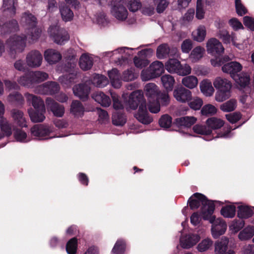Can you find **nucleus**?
I'll return each instance as SVG.
<instances>
[{"label": "nucleus", "instance_id": "obj_1", "mask_svg": "<svg viewBox=\"0 0 254 254\" xmlns=\"http://www.w3.org/2000/svg\"><path fill=\"white\" fill-rule=\"evenodd\" d=\"M126 106L127 111L135 110L139 106L137 113L134 115V117L142 124L148 125L152 122V118L149 116L146 101L142 90H137L131 92Z\"/></svg>", "mask_w": 254, "mask_h": 254}, {"label": "nucleus", "instance_id": "obj_2", "mask_svg": "<svg viewBox=\"0 0 254 254\" xmlns=\"http://www.w3.org/2000/svg\"><path fill=\"white\" fill-rule=\"evenodd\" d=\"M28 30L27 37L24 35H14L10 37L6 42V47L9 56L15 58L17 54L22 52L26 46V39H30L31 42H34L39 38L41 30L34 26Z\"/></svg>", "mask_w": 254, "mask_h": 254}, {"label": "nucleus", "instance_id": "obj_3", "mask_svg": "<svg viewBox=\"0 0 254 254\" xmlns=\"http://www.w3.org/2000/svg\"><path fill=\"white\" fill-rule=\"evenodd\" d=\"M214 202L222 205L223 203L220 201L209 200L203 194L194 193L188 200V203L191 209H197L201 204V217L203 219H207L212 215L215 209Z\"/></svg>", "mask_w": 254, "mask_h": 254}, {"label": "nucleus", "instance_id": "obj_4", "mask_svg": "<svg viewBox=\"0 0 254 254\" xmlns=\"http://www.w3.org/2000/svg\"><path fill=\"white\" fill-rule=\"evenodd\" d=\"M166 69L171 73H176L180 76L190 74L191 68L188 64H182L180 62L176 59H170L165 63Z\"/></svg>", "mask_w": 254, "mask_h": 254}, {"label": "nucleus", "instance_id": "obj_5", "mask_svg": "<svg viewBox=\"0 0 254 254\" xmlns=\"http://www.w3.org/2000/svg\"><path fill=\"white\" fill-rule=\"evenodd\" d=\"M164 71V64L161 62H153L146 69L142 70L141 78L142 81H148L160 76Z\"/></svg>", "mask_w": 254, "mask_h": 254}, {"label": "nucleus", "instance_id": "obj_6", "mask_svg": "<svg viewBox=\"0 0 254 254\" xmlns=\"http://www.w3.org/2000/svg\"><path fill=\"white\" fill-rule=\"evenodd\" d=\"M207 220L212 224L211 233L214 238H218L225 232L227 225L222 218H216L215 216L211 215Z\"/></svg>", "mask_w": 254, "mask_h": 254}, {"label": "nucleus", "instance_id": "obj_7", "mask_svg": "<svg viewBox=\"0 0 254 254\" xmlns=\"http://www.w3.org/2000/svg\"><path fill=\"white\" fill-rule=\"evenodd\" d=\"M53 132L52 127L44 125H35L31 129V134L39 139H47L55 137V135L51 136Z\"/></svg>", "mask_w": 254, "mask_h": 254}, {"label": "nucleus", "instance_id": "obj_8", "mask_svg": "<svg viewBox=\"0 0 254 254\" xmlns=\"http://www.w3.org/2000/svg\"><path fill=\"white\" fill-rule=\"evenodd\" d=\"M49 33L55 42L60 45L64 44L69 38L66 31L58 26L50 27Z\"/></svg>", "mask_w": 254, "mask_h": 254}, {"label": "nucleus", "instance_id": "obj_9", "mask_svg": "<svg viewBox=\"0 0 254 254\" xmlns=\"http://www.w3.org/2000/svg\"><path fill=\"white\" fill-rule=\"evenodd\" d=\"M216 36L219 38L224 44H230L231 43L237 48L241 49L242 45L237 44L236 34L233 32L231 33L226 29H219L216 34Z\"/></svg>", "mask_w": 254, "mask_h": 254}, {"label": "nucleus", "instance_id": "obj_10", "mask_svg": "<svg viewBox=\"0 0 254 254\" xmlns=\"http://www.w3.org/2000/svg\"><path fill=\"white\" fill-rule=\"evenodd\" d=\"M144 46L141 45L136 48H129L126 47H121L116 49L112 51V56H114L116 55L119 54V56L117 58V60L115 59L114 62L115 64L118 65H124L128 63V58L127 56L130 55V54H127L126 52L127 50H134L138 49L139 48Z\"/></svg>", "mask_w": 254, "mask_h": 254}, {"label": "nucleus", "instance_id": "obj_11", "mask_svg": "<svg viewBox=\"0 0 254 254\" xmlns=\"http://www.w3.org/2000/svg\"><path fill=\"white\" fill-rule=\"evenodd\" d=\"M112 11L115 17L119 20H125L127 17L128 12L124 5L123 0H112Z\"/></svg>", "mask_w": 254, "mask_h": 254}, {"label": "nucleus", "instance_id": "obj_12", "mask_svg": "<svg viewBox=\"0 0 254 254\" xmlns=\"http://www.w3.org/2000/svg\"><path fill=\"white\" fill-rule=\"evenodd\" d=\"M156 56L159 59H164L170 56L177 57V49L170 48L167 43L160 45L157 48Z\"/></svg>", "mask_w": 254, "mask_h": 254}, {"label": "nucleus", "instance_id": "obj_13", "mask_svg": "<svg viewBox=\"0 0 254 254\" xmlns=\"http://www.w3.org/2000/svg\"><path fill=\"white\" fill-rule=\"evenodd\" d=\"M196 121V119L194 117L185 116L176 119L174 123L179 127L180 132L188 134L187 131L183 129L188 130Z\"/></svg>", "mask_w": 254, "mask_h": 254}, {"label": "nucleus", "instance_id": "obj_14", "mask_svg": "<svg viewBox=\"0 0 254 254\" xmlns=\"http://www.w3.org/2000/svg\"><path fill=\"white\" fill-rule=\"evenodd\" d=\"M43 61L42 54L37 50H34L28 53L26 57L27 65L31 68L39 67Z\"/></svg>", "mask_w": 254, "mask_h": 254}, {"label": "nucleus", "instance_id": "obj_15", "mask_svg": "<svg viewBox=\"0 0 254 254\" xmlns=\"http://www.w3.org/2000/svg\"><path fill=\"white\" fill-rule=\"evenodd\" d=\"M208 53L212 55H220L224 51V48L222 43L216 38H211L206 44Z\"/></svg>", "mask_w": 254, "mask_h": 254}, {"label": "nucleus", "instance_id": "obj_16", "mask_svg": "<svg viewBox=\"0 0 254 254\" xmlns=\"http://www.w3.org/2000/svg\"><path fill=\"white\" fill-rule=\"evenodd\" d=\"M173 94L176 100L181 103H186L191 99V92L182 86L176 88Z\"/></svg>", "mask_w": 254, "mask_h": 254}, {"label": "nucleus", "instance_id": "obj_17", "mask_svg": "<svg viewBox=\"0 0 254 254\" xmlns=\"http://www.w3.org/2000/svg\"><path fill=\"white\" fill-rule=\"evenodd\" d=\"M200 237L197 234H189L180 238V245L183 249H188L195 245Z\"/></svg>", "mask_w": 254, "mask_h": 254}, {"label": "nucleus", "instance_id": "obj_18", "mask_svg": "<svg viewBox=\"0 0 254 254\" xmlns=\"http://www.w3.org/2000/svg\"><path fill=\"white\" fill-rule=\"evenodd\" d=\"M242 69V65L237 62H231L224 64L222 66V71L229 73L231 77L234 79Z\"/></svg>", "mask_w": 254, "mask_h": 254}, {"label": "nucleus", "instance_id": "obj_19", "mask_svg": "<svg viewBox=\"0 0 254 254\" xmlns=\"http://www.w3.org/2000/svg\"><path fill=\"white\" fill-rule=\"evenodd\" d=\"M59 90L58 84L56 82H51L39 86L35 92L42 94H53L58 92Z\"/></svg>", "mask_w": 254, "mask_h": 254}, {"label": "nucleus", "instance_id": "obj_20", "mask_svg": "<svg viewBox=\"0 0 254 254\" xmlns=\"http://www.w3.org/2000/svg\"><path fill=\"white\" fill-rule=\"evenodd\" d=\"M229 239L226 237H222L220 241L215 244V253L216 254H235L232 250H228Z\"/></svg>", "mask_w": 254, "mask_h": 254}, {"label": "nucleus", "instance_id": "obj_21", "mask_svg": "<svg viewBox=\"0 0 254 254\" xmlns=\"http://www.w3.org/2000/svg\"><path fill=\"white\" fill-rule=\"evenodd\" d=\"M46 103L47 108L49 109L55 116L61 117L64 115V108L63 105L58 104L49 98L46 99Z\"/></svg>", "mask_w": 254, "mask_h": 254}, {"label": "nucleus", "instance_id": "obj_22", "mask_svg": "<svg viewBox=\"0 0 254 254\" xmlns=\"http://www.w3.org/2000/svg\"><path fill=\"white\" fill-rule=\"evenodd\" d=\"M28 113L31 121L33 123L43 122L45 118L46 109H33L32 108L28 110Z\"/></svg>", "mask_w": 254, "mask_h": 254}, {"label": "nucleus", "instance_id": "obj_23", "mask_svg": "<svg viewBox=\"0 0 254 254\" xmlns=\"http://www.w3.org/2000/svg\"><path fill=\"white\" fill-rule=\"evenodd\" d=\"M90 90L89 83L87 82L83 84H79L73 88L74 95L83 100L87 98Z\"/></svg>", "mask_w": 254, "mask_h": 254}, {"label": "nucleus", "instance_id": "obj_24", "mask_svg": "<svg viewBox=\"0 0 254 254\" xmlns=\"http://www.w3.org/2000/svg\"><path fill=\"white\" fill-rule=\"evenodd\" d=\"M10 115L14 123L18 126L21 127H26L27 123L23 112L21 111L14 109L11 110Z\"/></svg>", "mask_w": 254, "mask_h": 254}, {"label": "nucleus", "instance_id": "obj_25", "mask_svg": "<svg viewBox=\"0 0 254 254\" xmlns=\"http://www.w3.org/2000/svg\"><path fill=\"white\" fill-rule=\"evenodd\" d=\"M25 96L27 103L32 105L33 109L45 108L44 101L40 97L29 93L25 94Z\"/></svg>", "mask_w": 254, "mask_h": 254}, {"label": "nucleus", "instance_id": "obj_26", "mask_svg": "<svg viewBox=\"0 0 254 254\" xmlns=\"http://www.w3.org/2000/svg\"><path fill=\"white\" fill-rule=\"evenodd\" d=\"M20 22L27 29L36 26L37 23L36 17L29 12H25L22 14Z\"/></svg>", "mask_w": 254, "mask_h": 254}, {"label": "nucleus", "instance_id": "obj_27", "mask_svg": "<svg viewBox=\"0 0 254 254\" xmlns=\"http://www.w3.org/2000/svg\"><path fill=\"white\" fill-rule=\"evenodd\" d=\"M213 85L217 90L231 91V82L226 78L221 77H216L213 81Z\"/></svg>", "mask_w": 254, "mask_h": 254}, {"label": "nucleus", "instance_id": "obj_28", "mask_svg": "<svg viewBox=\"0 0 254 254\" xmlns=\"http://www.w3.org/2000/svg\"><path fill=\"white\" fill-rule=\"evenodd\" d=\"M45 60L50 64H54L59 62L62 58L61 54L54 49H48L44 53Z\"/></svg>", "mask_w": 254, "mask_h": 254}, {"label": "nucleus", "instance_id": "obj_29", "mask_svg": "<svg viewBox=\"0 0 254 254\" xmlns=\"http://www.w3.org/2000/svg\"><path fill=\"white\" fill-rule=\"evenodd\" d=\"M144 91L148 101L155 99L160 93L157 86L153 83H147L145 86Z\"/></svg>", "mask_w": 254, "mask_h": 254}, {"label": "nucleus", "instance_id": "obj_30", "mask_svg": "<svg viewBox=\"0 0 254 254\" xmlns=\"http://www.w3.org/2000/svg\"><path fill=\"white\" fill-rule=\"evenodd\" d=\"M93 63V58L91 55L87 54H82L79 61V64L80 67L83 70H87L90 69Z\"/></svg>", "mask_w": 254, "mask_h": 254}, {"label": "nucleus", "instance_id": "obj_31", "mask_svg": "<svg viewBox=\"0 0 254 254\" xmlns=\"http://www.w3.org/2000/svg\"><path fill=\"white\" fill-rule=\"evenodd\" d=\"M14 0H3L1 9L4 14L13 16L16 13V7Z\"/></svg>", "mask_w": 254, "mask_h": 254}, {"label": "nucleus", "instance_id": "obj_32", "mask_svg": "<svg viewBox=\"0 0 254 254\" xmlns=\"http://www.w3.org/2000/svg\"><path fill=\"white\" fill-rule=\"evenodd\" d=\"M200 89L201 93L206 97H210L213 95L214 89L212 83L208 79L203 80L200 83Z\"/></svg>", "mask_w": 254, "mask_h": 254}, {"label": "nucleus", "instance_id": "obj_33", "mask_svg": "<svg viewBox=\"0 0 254 254\" xmlns=\"http://www.w3.org/2000/svg\"><path fill=\"white\" fill-rule=\"evenodd\" d=\"M0 128L4 136H10L12 133V125L4 117L0 118Z\"/></svg>", "mask_w": 254, "mask_h": 254}, {"label": "nucleus", "instance_id": "obj_34", "mask_svg": "<svg viewBox=\"0 0 254 254\" xmlns=\"http://www.w3.org/2000/svg\"><path fill=\"white\" fill-rule=\"evenodd\" d=\"M238 216L241 219H247L254 214V207L240 205L238 207Z\"/></svg>", "mask_w": 254, "mask_h": 254}, {"label": "nucleus", "instance_id": "obj_35", "mask_svg": "<svg viewBox=\"0 0 254 254\" xmlns=\"http://www.w3.org/2000/svg\"><path fill=\"white\" fill-rule=\"evenodd\" d=\"M62 18L65 22L70 21L73 19L74 14L73 11L65 4H62L59 7Z\"/></svg>", "mask_w": 254, "mask_h": 254}, {"label": "nucleus", "instance_id": "obj_36", "mask_svg": "<svg viewBox=\"0 0 254 254\" xmlns=\"http://www.w3.org/2000/svg\"><path fill=\"white\" fill-rule=\"evenodd\" d=\"M93 99L97 103L104 107H108L110 104L109 97L101 92H97L92 95Z\"/></svg>", "mask_w": 254, "mask_h": 254}, {"label": "nucleus", "instance_id": "obj_37", "mask_svg": "<svg viewBox=\"0 0 254 254\" xmlns=\"http://www.w3.org/2000/svg\"><path fill=\"white\" fill-rule=\"evenodd\" d=\"M126 123V119L122 110L116 111L112 115V124L123 126Z\"/></svg>", "mask_w": 254, "mask_h": 254}, {"label": "nucleus", "instance_id": "obj_38", "mask_svg": "<svg viewBox=\"0 0 254 254\" xmlns=\"http://www.w3.org/2000/svg\"><path fill=\"white\" fill-rule=\"evenodd\" d=\"M182 83L184 86L191 89L196 87L198 80L195 76L189 75L182 79Z\"/></svg>", "mask_w": 254, "mask_h": 254}, {"label": "nucleus", "instance_id": "obj_39", "mask_svg": "<svg viewBox=\"0 0 254 254\" xmlns=\"http://www.w3.org/2000/svg\"><path fill=\"white\" fill-rule=\"evenodd\" d=\"M70 112L75 116L79 117L83 115L84 109L79 101H73L71 105Z\"/></svg>", "mask_w": 254, "mask_h": 254}, {"label": "nucleus", "instance_id": "obj_40", "mask_svg": "<svg viewBox=\"0 0 254 254\" xmlns=\"http://www.w3.org/2000/svg\"><path fill=\"white\" fill-rule=\"evenodd\" d=\"M92 83L94 86L97 87L102 88L108 84V80L107 77L104 75L95 74L93 75Z\"/></svg>", "mask_w": 254, "mask_h": 254}, {"label": "nucleus", "instance_id": "obj_41", "mask_svg": "<svg viewBox=\"0 0 254 254\" xmlns=\"http://www.w3.org/2000/svg\"><path fill=\"white\" fill-rule=\"evenodd\" d=\"M206 124L208 128L216 130L220 128L224 125V122L222 120L214 117L209 118L207 120Z\"/></svg>", "mask_w": 254, "mask_h": 254}, {"label": "nucleus", "instance_id": "obj_42", "mask_svg": "<svg viewBox=\"0 0 254 254\" xmlns=\"http://www.w3.org/2000/svg\"><path fill=\"white\" fill-rule=\"evenodd\" d=\"M29 76L32 78L33 83L36 82H40L44 81L48 77V75L47 73L41 71H30Z\"/></svg>", "mask_w": 254, "mask_h": 254}, {"label": "nucleus", "instance_id": "obj_43", "mask_svg": "<svg viewBox=\"0 0 254 254\" xmlns=\"http://www.w3.org/2000/svg\"><path fill=\"white\" fill-rule=\"evenodd\" d=\"M254 235V226H248L240 232L238 237L241 241L251 239Z\"/></svg>", "mask_w": 254, "mask_h": 254}, {"label": "nucleus", "instance_id": "obj_44", "mask_svg": "<svg viewBox=\"0 0 254 254\" xmlns=\"http://www.w3.org/2000/svg\"><path fill=\"white\" fill-rule=\"evenodd\" d=\"M161 79L164 88L167 91H171L175 83L174 77L170 74H164L161 77Z\"/></svg>", "mask_w": 254, "mask_h": 254}, {"label": "nucleus", "instance_id": "obj_45", "mask_svg": "<svg viewBox=\"0 0 254 254\" xmlns=\"http://www.w3.org/2000/svg\"><path fill=\"white\" fill-rule=\"evenodd\" d=\"M233 79L241 87H245L249 84L250 78L248 74L246 73H241L238 74L236 78H234Z\"/></svg>", "mask_w": 254, "mask_h": 254}, {"label": "nucleus", "instance_id": "obj_46", "mask_svg": "<svg viewBox=\"0 0 254 254\" xmlns=\"http://www.w3.org/2000/svg\"><path fill=\"white\" fill-rule=\"evenodd\" d=\"M192 36L194 40L201 42L204 40L206 36V30L204 26H199L195 31H193Z\"/></svg>", "mask_w": 254, "mask_h": 254}, {"label": "nucleus", "instance_id": "obj_47", "mask_svg": "<svg viewBox=\"0 0 254 254\" xmlns=\"http://www.w3.org/2000/svg\"><path fill=\"white\" fill-rule=\"evenodd\" d=\"M237 107V101L231 99L223 103L220 106L221 111L224 112H230L235 110Z\"/></svg>", "mask_w": 254, "mask_h": 254}, {"label": "nucleus", "instance_id": "obj_48", "mask_svg": "<svg viewBox=\"0 0 254 254\" xmlns=\"http://www.w3.org/2000/svg\"><path fill=\"white\" fill-rule=\"evenodd\" d=\"M7 101L11 103L22 105L24 102V99L21 94L17 92H14L8 95Z\"/></svg>", "mask_w": 254, "mask_h": 254}, {"label": "nucleus", "instance_id": "obj_49", "mask_svg": "<svg viewBox=\"0 0 254 254\" xmlns=\"http://www.w3.org/2000/svg\"><path fill=\"white\" fill-rule=\"evenodd\" d=\"M126 248V242L124 240L120 239L115 243L112 252L115 254H124Z\"/></svg>", "mask_w": 254, "mask_h": 254}, {"label": "nucleus", "instance_id": "obj_50", "mask_svg": "<svg viewBox=\"0 0 254 254\" xmlns=\"http://www.w3.org/2000/svg\"><path fill=\"white\" fill-rule=\"evenodd\" d=\"M221 214L225 218H233L236 214V207L232 205L223 207L221 210Z\"/></svg>", "mask_w": 254, "mask_h": 254}, {"label": "nucleus", "instance_id": "obj_51", "mask_svg": "<svg viewBox=\"0 0 254 254\" xmlns=\"http://www.w3.org/2000/svg\"><path fill=\"white\" fill-rule=\"evenodd\" d=\"M204 49L201 47H196L192 50L190 55V58L193 62H196L203 56Z\"/></svg>", "mask_w": 254, "mask_h": 254}, {"label": "nucleus", "instance_id": "obj_52", "mask_svg": "<svg viewBox=\"0 0 254 254\" xmlns=\"http://www.w3.org/2000/svg\"><path fill=\"white\" fill-rule=\"evenodd\" d=\"M213 245V241L209 238L203 240L197 246V249L200 252H204L208 250Z\"/></svg>", "mask_w": 254, "mask_h": 254}, {"label": "nucleus", "instance_id": "obj_53", "mask_svg": "<svg viewBox=\"0 0 254 254\" xmlns=\"http://www.w3.org/2000/svg\"><path fill=\"white\" fill-rule=\"evenodd\" d=\"M231 97V91L217 90L215 95V99L217 102H222Z\"/></svg>", "mask_w": 254, "mask_h": 254}, {"label": "nucleus", "instance_id": "obj_54", "mask_svg": "<svg viewBox=\"0 0 254 254\" xmlns=\"http://www.w3.org/2000/svg\"><path fill=\"white\" fill-rule=\"evenodd\" d=\"M18 82L23 86L29 88H32L33 87L32 79L29 76V72L21 76L18 79Z\"/></svg>", "mask_w": 254, "mask_h": 254}, {"label": "nucleus", "instance_id": "obj_55", "mask_svg": "<svg viewBox=\"0 0 254 254\" xmlns=\"http://www.w3.org/2000/svg\"><path fill=\"white\" fill-rule=\"evenodd\" d=\"M172 123V117L167 114L162 115L159 120V124L160 126L164 129L169 128L171 127Z\"/></svg>", "mask_w": 254, "mask_h": 254}, {"label": "nucleus", "instance_id": "obj_56", "mask_svg": "<svg viewBox=\"0 0 254 254\" xmlns=\"http://www.w3.org/2000/svg\"><path fill=\"white\" fill-rule=\"evenodd\" d=\"M142 6L140 0H127V6L131 12H136Z\"/></svg>", "mask_w": 254, "mask_h": 254}, {"label": "nucleus", "instance_id": "obj_57", "mask_svg": "<svg viewBox=\"0 0 254 254\" xmlns=\"http://www.w3.org/2000/svg\"><path fill=\"white\" fill-rule=\"evenodd\" d=\"M137 77V75L134 73V69L130 68L124 71L122 75V79L125 81L134 80Z\"/></svg>", "mask_w": 254, "mask_h": 254}, {"label": "nucleus", "instance_id": "obj_58", "mask_svg": "<svg viewBox=\"0 0 254 254\" xmlns=\"http://www.w3.org/2000/svg\"><path fill=\"white\" fill-rule=\"evenodd\" d=\"M76 77V74L73 73H70L68 74L65 75L60 77V82L65 87L70 86L71 83L74 81V79Z\"/></svg>", "mask_w": 254, "mask_h": 254}, {"label": "nucleus", "instance_id": "obj_59", "mask_svg": "<svg viewBox=\"0 0 254 254\" xmlns=\"http://www.w3.org/2000/svg\"><path fill=\"white\" fill-rule=\"evenodd\" d=\"M77 239L75 238H72L67 243L66 251L68 254H76L77 251Z\"/></svg>", "mask_w": 254, "mask_h": 254}, {"label": "nucleus", "instance_id": "obj_60", "mask_svg": "<svg viewBox=\"0 0 254 254\" xmlns=\"http://www.w3.org/2000/svg\"><path fill=\"white\" fill-rule=\"evenodd\" d=\"M193 130L194 132L202 135H208L212 133L211 129L208 128L205 125H196L193 127Z\"/></svg>", "mask_w": 254, "mask_h": 254}, {"label": "nucleus", "instance_id": "obj_61", "mask_svg": "<svg viewBox=\"0 0 254 254\" xmlns=\"http://www.w3.org/2000/svg\"><path fill=\"white\" fill-rule=\"evenodd\" d=\"M14 136L15 139L19 142H27L30 140L26 133L21 129L15 130Z\"/></svg>", "mask_w": 254, "mask_h": 254}, {"label": "nucleus", "instance_id": "obj_62", "mask_svg": "<svg viewBox=\"0 0 254 254\" xmlns=\"http://www.w3.org/2000/svg\"><path fill=\"white\" fill-rule=\"evenodd\" d=\"M148 108L149 111L152 113H157L160 110V103L156 99H152L148 101Z\"/></svg>", "mask_w": 254, "mask_h": 254}, {"label": "nucleus", "instance_id": "obj_63", "mask_svg": "<svg viewBox=\"0 0 254 254\" xmlns=\"http://www.w3.org/2000/svg\"><path fill=\"white\" fill-rule=\"evenodd\" d=\"M119 71L116 68H112V87L119 88L121 86L122 81L119 78Z\"/></svg>", "mask_w": 254, "mask_h": 254}, {"label": "nucleus", "instance_id": "obj_64", "mask_svg": "<svg viewBox=\"0 0 254 254\" xmlns=\"http://www.w3.org/2000/svg\"><path fill=\"white\" fill-rule=\"evenodd\" d=\"M133 63L136 67L142 68L148 65L149 61L146 59L135 56L133 58Z\"/></svg>", "mask_w": 254, "mask_h": 254}]
</instances>
